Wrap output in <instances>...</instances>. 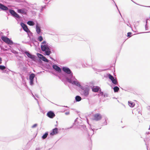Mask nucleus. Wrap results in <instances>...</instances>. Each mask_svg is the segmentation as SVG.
<instances>
[{"instance_id": "f257e3e1", "label": "nucleus", "mask_w": 150, "mask_h": 150, "mask_svg": "<svg viewBox=\"0 0 150 150\" xmlns=\"http://www.w3.org/2000/svg\"><path fill=\"white\" fill-rule=\"evenodd\" d=\"M62 70L64 72L62 73V76H59V78L62 81H66L72 84H76V82L78 81L74 76H73V74L68 67H63Z\"/></svg>"}, {"instance_id": "c9c22d12", "label": "nucleus", "mask_w": 150, "mask_h": 150, "mask_svg": "<svg viewBox=\"0 0 150 150\" xmlns=\"http://www.w3.org/2000/svg\"><path fill=\"white\" fill-rule=\"evenodd\" d=\"M11 52L12 53L15 54H18V52H17L13 50H11Z\"/></svg>"}, {"instance_id": "c756f323", "label": "nucleus", "mask_w": 150, "mask_h": 150, "mask_svg": "<svg viewBox=\"0 0 150 150\" xmlns=\"http://www.w3.org/2000/svg\"><path fill=\"white\" fill-rule=\"evenodd\" d=\"M43 40V38L42 36H40L38 38V40L40 42H41Z\"/></svg>"}, {"instance_id": "4468645a", "label": "nucleus", "mask_w": 150, "mask_h": 150, "mask_svg": "<svg viewBox=\"0 0 150 150\" xmlns=\"http://www.w3.org/2000/svg\"><path fill=\"white\" fill-rule=\"evenodd\" d=\"M8 11L12 16L13 17L15 16V15L16 13L14 10L12 9H9Z\"/></svg>"}, {"instance_id": "c03bdc74", "label": "nucleus", "mask_w": 150, "mask_h": 150, "mask_svg": "<svg viewBox=\"0 0 150 150\" xmlns=\"http://www.w3.org/2000/svg\"><path fill=\"white\" fill-rule=\"evenodd\" d=\"M148 19H146V24L145 25H147V23H148Z\"/></svg>"}, {"instance_id": "473e14b6", "label": "nucleus", "mask_w": 150, "mask_h": 150, "mask_svg": "<svg viewBox=\"0 0 150 150\" xmlns=\"http://www.w3.org/2000/svg\"><path fill=\"white\" fill-rule=\"evenodd\" d=\"M9 70L6 68V69H5V70H4L3 71H2V72L3 73H8V72H9Z\"/></svg>"}, {"instance_id": "9d476101", "label": "nucleus", "mask_w": 150, "mask_h": 150, "mask_svg": "<svg viewBox=\"0 0 150 150\" xmlns=\"http://www.w3.org/2000/svg\"><path fill=\"white\" fill-rule=\"evenodd\" d=\"M47 115L50 118H53L55 117V115L53 111H50L47 112Z\"/></svg>"}, {"instance_id": "cd10ccee", "label": "nucleus", "mask_w": 150, "mask_h": 150, "mask_svg": "<svg viewBox=\"0 0 150 150\" xmlns=\"http://www.w3.org/2000/svg\"><path fill=\"white\" fill-rule=\"evenodd\" d=\"M24 53L29 58L31 54L28 51H25L24 52Z\"/></svg>"}, {"instance_id": "7c9ffc66", "label": "nucleus", "mask_w": 150, "mask_h": 150, "mask_svg": "<svg viewBox=\"0 0 150 150\" xmlns=\"http://www.w3.org/2000/svg\"><path fill=\"white\" fill-rule=\"evenodd\" d=\"M30 84V85L32 86L34 84V79H29Z\"/></svg>"}, {"instance_id": "a19ab883", "label": "nucleus", "mask_w": 150, "mask_h": 150, "mask_svg": "<svg viewBox=\"0 0 150 150\" xmlns=\"http://www.w3.org/2000/svg\"><path fill=\"white\" fill-rule=\"evenodd\" d=\"M65 114L66 115H69V112L68 111L65 113Z\"/></svg>"}, {"instance_id": "8fccbe9b", "label": "nucleus", "mask_w": 150, "mask_h": 150, "mask_svg": "<svg viewBox=\"0 0 150 150\" xmlns=\"http://www.w3.org/2000/svg\"><path fill=\"white\" fill-rule=\"evenodd\" d=\"M117 10H118V11H119V13H120V16H121L122 17V15H121V13H120V11L119 10V9H117Z\"/></svg>"}, {"instance_id": "ddd939ff", "label": "nucleus", "mask_w": 150, "mask_h": 150, "mask_svg": "<svg viewBox=\"0 0 150 150\" xmlns=\"http://www.w3.org/2000/svg\"><path fill=\"white\" fill-rule=\"evenodd\" d=\"M92 89L93 91L94 92H97L101 90L100 88L98 86H93L92 88Z\"/></svg>"}, {"instance_id": "b1692460", "label": "nucleus", "mask_w": 150, "mask_h": 150, "mask_svg": "<svg viewBox=\"0 0 150 150\" xmlns=\"http://www.w3.org/2000/svg\"><path fill=\"white\" fill-rule=\"evenodd\" d=\"M113 89L114 92L115 93L119 91L120 89L117 86H115L113 88Z\"/></svg>"}, {"instance_id": "37998d69", "label": "nucleus", "mask_w": 150, "mask_h": 150, "mask_svg": "<svg viewBox=\"0 0 150 150\" xmlns=\"http://www.w3.org/2000/svg\"><path fill=\"white\" fill-rule=\"evenodd\" d=\"M46 7V6H42V8L41 9V10L42 11L44 8H45Z\"/></svg>"}, {"instance_id": "bb28decb", "label": "nucleus", "mask_w": 150, "mask_h": 150, "mask_svg": "<svg viewBox=\"0 0 150 150\" xmlns=\"http://www.w3.org/2000/svg\"><path fill=\"white\" fill-rule=\"evenodd\" d=\"M42 60L44 61V62H48L49 61V60L47 59L44 56L42 58Z\"/></svg>"}, {"instance_id": "7ed1b4c3", "label": "nucleus", "mask_w": 150, "mask_h": 150, "mask_svg": "<svg viewBox=\"0 0 150 150\" xmlns=\"http://www.w3.org/2000/svg\"><path fill=\"white\" fill-rule=\"evenodd\" d=\"M41 50L43 52H44V54L45 55H49L51 53L50 47L49 45H45L41 46Z\"/></svg>"}, {"instance_id": "58836bf2", "label": "nucleus", "mask_w": 150, "mask_h": 150, "mask_svg": "<svg viewBox=\"0 0 150 150\" xmlns=\"http://www.w3.org/2000/svg\"><path fill=\"white\" fill-rule=\"evenodd\" d=\"M103 96L105 98L107 97L108 96V94L107 93H105L104 94Z\"/></svg>"}, {"instance_id": "39448f33", "label": "nucleus", "mask_w": 150, "mask_h": 150, "mask_svg": "<svg viewBox=\"0 0 150 150\" xmlns=\"http://www.w3.org/2000/svg\"><path fill=\"white\" fill-rule=\"evenodd\" d=\"M1 39L4 42L8 45H12L13 44V41L7 37L3 36L1 37Z\"/></svg>"}, {"instance_id": "e2e57ef3", "label": "nucleus", "mask_w": 150, "mask_h": 150, "mask_svg": "<svg viewBox=\"0 0 150 150\" xmlns=\"http://www.w3.org/2000/svg\"><path fill=\"white\" fill-rule=\"evenodd\" d=\"M50 58H51V59H52V60L53 59H52V58L50 57Z\"/></svg>"}, {"instance_id": "aec40b11", "label": "nucleus", "mask_w": 150, "mask_h": 150, "mask_svg": "<svg viewBox=\"0 0 150 150\" xmlns=\"http://www.w3.org/2000/svg\"><path fill=\"white\" fill-rule=\"evenodd\" d=\"M129 105L131 108L133 107L135 105L134 103L131 101H129L128 102Z\"/></svg>"}, {"instance_id": "c85d7f7f", "label": "nucleus", "mask_w": 150, "mask_h": 150, "mask_svg": "<svg viewBox=\"0 0 150 150\" xmlns=\"http://www.w3.org/2000/svg\"><path fill=\"white\" fill-rule=\"evenodd\" d=\"M5 69H6V67L4 66L0 65V70L3 71L4 70H5Z\"/></svg>"}, {"instance_id": "e433bc0d", "label": "nucleus", "mask_w": 150, "mask_h": 150, "mask_svg": "<svg viewBox=\"0 0 150 150\" xmlns=\"http://www.w3.org/2000/svg\"><path fill=\"white\" fill-rule=\"evenodd\" d=\"M132 33L131 32H128L127 33V36L129 37H130L131 36Z\"/></svg>"}, {"instance_id": "5fc2aeb1", "label": "nucleus", "mask_w": 150, "mask_h": 150, "mask_svg": "<svg viewBox=\"0 0 150 150\" xmlns=\"http://www.w3.org/2000/svg\"><path fill=\"white\" fill-rule=\"evenodd\" d=\"M62 107H66V108H68V107L67 106H62Z\"/></svg>"}, {"instance_id": "09e8293b", "label": "nucleus", "mask_w": 150, "mask_h": 150, "mask_svg": "<svg viewBox=\"0 0 150 150\" xmlns=\"http://www.w3.org/2000/svg\"><path fill=\"white\" fill-rule=\"evenodd\" d=\"M2 60V59L0 57V64H1V61Z\"/></svg>"}, {"instance_id": "a878e982", "label": "nucleus", "mask_w": 150, "mask_h": 150, "mask_svg": "<svg viewBox=\"0 0 150 150\" xmlns=\"http://www.w3.org/2000/svg\"><path fill=\"white\" fill-rule=\"evenodd\" d=\"M14 17L17 20H18V19H19L21 18V16L17 13H16Z\"/></svg>"}, {"instance_id": "f8f14e48", "label": "nucleus", "mask_w": 150, "mask_h": 150, "mask_svg": "<svg viewBox=\"0 0 150 150\" xmlns=\"http://www.w3.org/2000/svg\"><path fill=\"white\" fill-rule=\"evenodd\" d=\"M36 29L37 33L38 34H40V33H41V30L40 29V27L39 24L37 23L36 25Z\"/></svg>"}, {"instance_id": "603ef678", "label": "nucleus", "mask_w": 150, "mask_h": 150, "mask_svg": "<svg viewBox=\"0 0 150 150\" xmlns=\"http://www.w3.org/2000/svg\"><path fill=\"white\" fill-rule=\"evenodd\" d=\"M78 119V118H76L74 120V122H75L77 121V120Z\"/></svg>"}, {"instance_id": "f3484780", "label": "nucleus", "mask_w": 150, "mask_h": 150, "mask_svg": "<svg viewBox=\"0 0 150 150\" xmlns=\"http://www.w3.org/2000/svg\"><path fill=\"white\" fill-rule=\"evenodd\" d=\"M27 24L30 26H33L35 25V23L33 21H29L27 22Z\"/></svg>"}, {"instance_id": "a211bd4d", "label": "nucleus", "mask_w": 150, "mask_h": 150, "mask_svg": "<svg viewBox=\"0 0 150 150\" xmlns=\"http://www.w3.org/2000/svg\"><path fill=\"white\" fill-rule=\"evenodd\" d=\"M48 134V132H46L42 136V139H45L47 137Z\"/></svg>"}, {"instance_id": "79ce46f5", "label": "nucleus", "mask_w": 150, "mask_h": 150, "mask_svg": "<svg viewBox=\"0 0 150 150\" xmlns=\"http://www.w3.org/2000/svg\"><path fill=\"white\" fill-rule=\"evenodd\" d=\"M137 111L139 113H140L141 112V110L138 108L137 109Z\"/></svg>"}, {"instance_id": "49530a36", "label": "nucleus", "mask_w": 150, "mask_h": 150, "mask_svg": "<svg viewBox=\"0 0 150 150\" xmlns=\"http://www.w3.org/2000/svg\"><path fill=\"white\" fill-rule=\"evenodd\" d=\"M34 99H35V100H37V101L38 103V104H39V102H38V99H37L35 97H34Z\"/></svg>"}, {"instance_id": "9b49d317", "label": "nucleus", "mask_w": 150, "mask_h": 150, "mask_svg": "<svg viewBox=\"0 0 150 150\" xmlns=\"http://www.w3.org/2000/svg\"><path fill=\"white\" fill-rule=\"evenodd\" d=\"M0 9L4 11H7L9 10L7 7L1 3H0Z\"/></svg>"}, {"instance_id": "052dcab7", "label": "nucleus", "mask_w": 150, "mask_h": 150, "mask_svg": "<svg viewBox=\"0 0 150 150\" xmlns=\"http://www.w3.org/2000/svg\"><path fill=\"white\" fill-rule=\"evenodd\" d=\"M101 100H102L101 99H100V101Z\"/></svg>"}, {"instance_id": "de8ad7c7", "label": "nucleus", "mask_w": 150, "mask_h": 150, "mask_svg": "<svg viewBox=\"0 0 150 150\" xmlns=\"http://www.w3.org/2000/svg\"><path fill=\"white\" fill-rule=\"evenodd\" d=\"M113 2H114V3L115 4V5L116 6V8H117V9H118V7L117 6V5H116V4H115V2L114 1H113Z\"/></svg>"}, {"instance_id": "13d9d810", "label": "nucleus", "mask_w": 150, "mask_h": 150, "mask_svg": "<svg viewBox=\"0 0 150 150\" xmlns=\"http://www.w3.org/2000/svg\"><path fill=\"white\" fill-rule=\"evenodd\" d=\"M149 130H150V126H149Z\"/></svg>"}, {"instance_id": "20e7f679", "label": "nucleus", "mask_w": 150, "mask_h": 150, "mask_svg": "<svg viewBox=\"0 0 150 150\" xmlns=\"http://www.w3.org/2000/svg\"><path fill=\"white\" fill-rule=\"evenodd\" d=\"M20 25L24 31L27 33L28 36H29V34L32 35V33L28 29L27 26L23 22H21L20 23Z\"/></svg>"}, {"instance_id": "0eeeda50", "label": "nucleus", "mask_w": 150, "mask_h": 150, "mask_svg": "<svg viewBox=\"0 0 150 150\" xmlns=\"http://www.w3.org/2000/svg\"><path fill=\"white\" fill-rule=\"evenodd\" d=\"M28 10L25 8L21 9L18 8L17 9V12L18 13L21 14L26 15L27 13Z\"/></svg>"}, {"instance_id": "338daca9", "label": "nucleus", "mask_w": 150, "mask_h": 150, "mask_svg": "<svg viewBox=\"0 0 150 150\" xmlns=\"http://www.w3.org/2000/svg\"><path fill=\"white\" fill-rule=\"evenodd\" d=\"M92 130L93 131V132H94V130H93V129H92Z\"/></svg>"}, {"instance_id": "864d4df0", "label": "nucleus", "mask_w": 150, "mask_h": 150, "mask_svg": "<svg viewBox=\"0 0 150 150\" xmlns=\"http://www.w3.org/2000/svg\"><path fill=\"white\" fill-rule=\"evenodd\" d=\"M40 149L39 148H36L35 150H39Z\"/></svg>"}, {"instance_id": "774afa93", "label": "nucleus", "mask_w": 150, "mask_h": 150, "mask_svg": "<svg viewBox=\"0 0 150 150\" xmlns=\"http://www.w3.org/2000/svg\"><path fill=\"white\" fill-rule=\"evenodd\" d=\"M132 31H134L132 29Z\"/></svg>"}, {"instance_id": "412c9836", "label": "nucleus", "mask_w": 150, "mask_h": 150, "mask_svg": "<svg viewBox=\"0 0 150 150\" xmlns=\"http://www.w3.org/2000/svg\"><path fill=\"white\" fill-rule=\"evenodd\" d=\"M75 99L76 102H79L81 100V97L79 96H76L75 97Z\"/></svg>"}, {"instance_id": "4d7b16f0", "label": "nucleus", "mask_w": 150, "mask_h": 150, "mask_svg": "<svg viewBox=\"0 0 150 150\" xmlns=\"http://www.w3.org/2000/svg\"><path fill=\"white\" fill-rule=\"evenodd\" d=\"M32 95H33V96L34 98V97H35V96L33 95V94L32 93Z\"/></svg>"}, {"instance_id": "3c124183", "label": "nucleus", "mask_w": 150, "mask_h": 150, "mask_svg": "<svg viewBox=\"0 0 150 150\" xmlns=\"http://www.w3.org/2000/svg\"><path fill=\"white\" fill-rule=\"evenodd\" d=\"M35 96H36V97L37 98H39V96H38V95H37V94H35Z\"/></svg>"}, {"instance_id": "680f3d73", "label": "nucleus", "mask_w": 150, "mask_h": 150, "mask_svg": "<svg viewBox=\"0 0 150 150\" xmlns=\"http://www.w3.org/2000/svg\"><path fill=\"white\" fill-rule=\"evenodd\" d=\"M149 133V132H148L147 133V134H148Z\"/></svg>"}, {"instance_id": "5701e85b", "label": "nucleus", "mask_w": 150, "mask_h": 150, "mask_svg": "<svg viewBox=\"0 0 150 150\" xmlns=\"http://www.w3.org/2000/svg\"><path fill=\"white\" fill-rule=\"evenodd\" d=\"M37 55L40 60H41L42 57H44L43 55L39 53H37Z\"/></svg>"}, {"instance_id": "1a4fd4ad", "label": "nucleus", "mask_w": 150, "mask_h": 150, "mask_svg": "<svg viewBox=\"0 0 150 150\" xmlns=\"http://www.w3.org/2000/svg\"><path fill=\"white\" fill-rule=\"evenodd\" d=\"M58 133V129L57 127H55L53 129L52 131L50 134V136H53L57 134Z\"/></svg>"}, {"instance_id": "bf43d9fd", "label": "nucleus", "mask_w": 150, "mask_h": 150, "mask_svg": "<svg viewBox=\"0 0 150 150\" xmlns=\"http://www.w3.org/2000/svg\"><path fill=\"white\" fill-rule=\"evenodd\" d=\"M40 110H42V109H41V107H40Z\"/></svg>"}, {"instance_id": "0e129e2a", "label": "nucleus", "mask_w": 150, "mask_h": 150, "mask_svg": "<svg viewBox=\"0 0 150 150\" xmlns=\"http://www.w3.org/2000/svg\"><path fill=\"white\" fill-rule=\"evenodd\" d=\"M55 126L57 127V125H55Z\"/></svg>"}, {"instance_id": "423d86ee", "label": "nucleus", "mask_w": 150, "mask_h": 150, "mask_svg": "<svg viewBox=\"0 0 150 150\" xmlns=\"http://www.w3.org/2000/svg\"><path fill=\"white\" fill-rule=\"evenodd\" d=\"M52 67L53 69L56 72L58 73L61 72L62 69L57 64H53Z\"/></svg>"}, {"instance_id": "6e6d98bb", "label": "nucleus", "mask_w": 150, "mask_h": 150, "mask_svg": "<svg viewBox=\"0 0 150 150\" xmlns=\"http://www.w3.org/2000/svg\"><path fill=\"white\" fill-rule=\"evenodd\" d=\"M82 39H83L82 38H81V39H78L79 40H82Z\"/></svg>"}, {"instance_id": "dca6fc26", "label": "nucleus", "mask_w": 150, "mask_h": 150, "mask_svg": "<svg viewBox=\"0 0 150 150\" xmlns=\"http://www.w3.org/2000/svg\"><path fill=\"white\" fill-rule=\"evenodd\" d=\"M29 58L31 59L33 61H36L37 59L35 55L32 54H31L30 55V57H29Z\"/></svg>"}, {"instance_id": "2eb2a0df", "label": "nucleus", "mask_w": 150, "mask_h": 150, "mask_svg": "<svg viewBox=\"0 0 150 150\" xmlns=\"http://www.w3.org/2000/svg\"><path fill=\"white\" fill-rule=\"evenodd\" d=\"M111 81L115 85H118L117 79L116 77H114Z\"/></svg>"}, {"instance_id": "4c0bfd02", "label": "nucleus", "mask_w": 150, "mask_h": 150, "mask_svg": "<svg viewBox=\"0 0 150 150\" xmlns=\"http://www.w3.org/2000/svg\"><path fill=\"white\" fill-rule=\"evenodd\" d=\"M37 126V124H34L32 126V128H34L36 127Z\"/></svg>"}, {"instance_id": "72a5a7b5", "label": "nucleus", "mask_w": 150, "mask_h": 150, "mask_svg": "<svg viewBox=\"0 0 150 150\" xmlns=\"http://www.w3.org/2000/svg\"><path fill=\"white\" fill-rule=\"evenodd\" d=\"M100 91L99 94H98V96H99L100 95L101 96H103L104 95V93L103 92L101 91Z\"/></svg>"}, {"instance_id": "a18cd8bd", "label": "nucleus", "mask_w": 150, "mask_h": 150, "mask_svg": "<svg viewBox=\"0 0 150 150\" xmlns=\"http://www.w3.org/2000/svg\"><path fill=\"white\" fill-rule=\"evenodd\" d=\"M145 29L146 30H148V28L147 25H145Z\"/></svg>"}, {"instance_id": "6e6552de", "label": "nucleus", "mask_w": 150, "mask_h": 150, "mask_svg": "<svg viewBox=\"0 0 150 150\" xmlns=\"http://www.w3.org/2000/svg\"><path fill=\"white\" fill-rule=\"evenodd\" d=\"M94 120L96 121L100 120L102 118L101 115L99 113H96L93 115Z\"/></svg>"}, {"instance_id": "2f4dec72", "label": "nucleus", "mask_w": 150, "mask_h": 150, "mask_svg": "<svg viewBox=\"0 0 150 150\" xmlns=\"http://www.w3.org/2000/svg\"><path fill=\"white\" fill-rule=\"evenodd\" d=\"M41 44H42L41 46L44 45H48V44L47 43V42L45 41H43L41 43Z\"/></svg>"}, {"instance_id": "69168bd1", "label": "nucleus", "mask_w": 150, "mask_h": 150, "mask_svg": "<svg viewBox=\"0 0 150 150\" xmlns=\"http://www.w3.org/2000/svg\"><path fill=\"white\" fill-rule=\"evenodd\" d=\"M102 101H105V100H103Z\"/></svg>"}, {"instance_id": "ea45409f", "label": "nucleus", "mask_w": 150, "mask_h": 150, "mask_svg": "<svg viewBox=\"0 0 150 150\" xmlns=\"http://www.w3.org/2000/svg\"><path fill=\"white\" fill-rule=\"evenodd\" d=\"M103 124L105 125H106L107 124V122L106 121L105 119V121L104 122Z\"/></svg>"}, {"instance_id": "393cba45", "label": "nucleus", "mask_w": 150, "mask_h": 150, "mask_svg": "<svg viewBox=\"0 0 150 150\" xmlns=\"http://www.w3.org/2000/svg\"><path fill=\"white\" fill-rule=\"evenodd\" d=\"M35 77V74H34L32 73L29 75V79H34Z\"/></svg>"}, {"instance_id": "f704fd0d", "label": "nucleus", "mask_w": 150, "mask_h": 150, "mask_svg": "<svg viewBox=\"0 0 150 150\" xmlns=\"http://www.w3.org/2000/svg\"><path fill=\"white\" fill-rule=\"evenodd\" d=\"M92 68L93 69H94L95 70V71H97V72H100V71H102V70H100V69H95L94 67H92Z\"/></svg>"}, {"instance_id": "f03ea898", "label": "nucleus", "mask_w": 150, "mask_h": 150, "mask_svg": "<svg viewBox=\"0 0 150 150\" xmlns=\"http://www.w3.org/2000/svg\"><path fill=\"white\" fill-rule=\"evenodd\" d=\"M74 85L76 86L80 87L81 90V95L85 97H87L89 94L90 88L89 86H87L81 85L78 81L76 82L75 84Z\"/></svg>"}, {"instance_id": "6ab92c4d", "label": "nucleus", "mask_w": 150, "mask_h": 150, "mask_svg": "<svg viewBox=\"0 0 150 150\" xmlns=\"http://www.w3.org/2000/svg\"><path fill=\"white\" fill-rule=\"evenodd\" d=\"M28 37H29L30 39L33 43H34L35 42L37 44H38V42L34 38H31L30 36H28Z\"/></svg>"}, {"instance_id": "4be33fe9", "label": "nucleus", "mask_w": 150, "mask_h": 150, "mask_svg": "<svg viewBox=\"0 0 150 150\" xmlns=\"http://www.w3.org/2000/svg\"><path fill=\"white\" fill-rule=\"evenodd\" d=\"M107 76L111 81L114 77L109 73L107 74Z\"/></svg>"}]
</instances>
